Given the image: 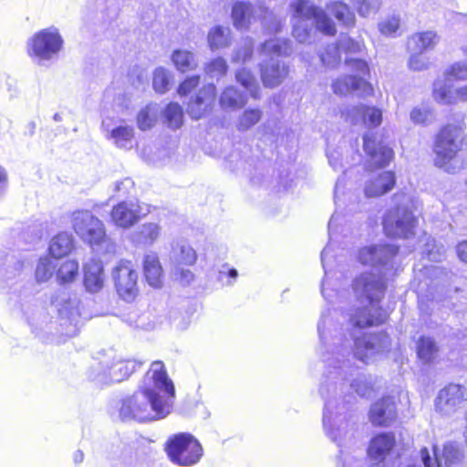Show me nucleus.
I'll return each instance as SVG.
<instances>
[{
    "label": "nucleus",
    "instance_id": "1",
    "mask_svg": "<svg viewBox=\"0 0 467 467\" xmlns=\"http://www.w3.org/2000/svg\"><path fill=\"white\" fill-rule=\"evenodd\" d=\"M337 312L326 309L321 313L317 332L322 345L321 355L327 371L320 383L319 392L324 400L323 426L329 439L340 448L339 459L343 460L344 450L356 443L357 420L348 411V400L339 402L338 387L342 393L346 376L351 369L350 357L369 363L372 358L390 348V338L386 333L364 334L360 337L352 334L354 348L334 322Z\"/></svg>",
    "mask_w": 467,
    "mask_h": 467
},
{
    "label": "nucleus",
    "instance_id": "2",
    "mask_svg": "<svg viewBox=\"0 0 467 467\" xmlns=\"http://www.w3.org/2000/svg\"><path fill=\"white\" fill-rule=\"evenodd\" d=\"M398 247L393 244H377L358 250V260L364 265L372 267L356 277L352 288L361 306L349 314V324L354 328H366L383 323L387 312L379 306L384 296L387 282L397 270L396 256Z\"/></svg>",
    "mask_w": 467,
    "mask_h": 467
},
{
    "label": "nucleus",
    "instance_id": "3",
    "mask_svg": "<svg viewBox=\"0 0 467 467\" xmlns=\"http://www.w3.org/2000/svg\"><path fill=\"white\" fill-rule=\"evenodd\" d=\"M174 399L175 388L163 362L153 361L139 389L122 400L119 418L140 422L163 419L171 413Z\"/></svg>",
    "mask_w": 467,
    "mask_h": 467
},
{
    "label": "nucleus",
    "instance_id": "4",
    "mask_svg": "<svg viewBox=\"0 0 467 467\" xmlns=\"http://www.w3.org/2000/svg\"><path fill=\"white\" fill-rule=\"evenodd\" d=\"M293 36L299 43L310 42L315 27L327 36H334L337 28L334 21L327 13L309 0H293Z\"/></svg>",
    "mask_w": 467,
    "mask_h": 467
},
{
    "label": "nucleus",
    "instance_id": "5",
    "mask_svg": "<svg viewBox=\"0 0 467 467\" xmlns=\"http://www.w3.org/2000/svg\"><path fill=\"white\" fill-rule=\"evenodd\" d=\"M465 124L462 118L456 123H449L437 134L434 143L437 167L449 173H457L464 166L465 158L460 151L464 140Z\"/></svg>",
    "mask_w": 467,
    "mask_h": 467
},
{
    "label": "nucleus",
    "instance_id": "6",
    "mask_svg": "<svg viewBox=\"0 0 467 467\" xmlns=\"http://www.w3.org/2000/svg\"><path fill=\"white\" fill-rule=\"evenodd\" d=\"M395 206L385 215L383 229L389 237L410 239L416 234L418 224L413 211L416 201L407 193H397L393 196Z\"/></svg>",
    "mask_w": 467,
    "mask_h": 467
},
{
    "label": "nucleus",
    "instance_id": "7",
    "mask_svg": "<svg viewBox=\"0 0 467 467\" xmlns=\"http://www.w3.org/2000/svg\"><path fill=\"white\" fill-rule=\"evenodd\" d=\"M292 52L287 39H270L262 45L261 55L265 57L260 64L261 78L266 88L279 86L288 75V67L279 57Z\"/></svg>",
    "mask_w": 467,
    "mask_h": 467
},
{
    "label": "nucleus",
    "instance_id": "8",
    "mask_svg": "<svg viewBox=\"0 0 467 467\" xmlns=\"http://www.w3.org/2000/svg\"><path fill=\"white\" fill-rule=\"evenodd\" d=\"M75 233L93 249L114 253L116 244L106 235L103 223L89 211H76L71 216Z\"/></svg>",
    "mask_w": 467,
    "mask_h": 467
},
{
    "label": "nucleus",
    "instance_id": "9",
    "mask_svg": "<svg viewBox=\"0 0 467 467\" xmlns=\"http://www.w3.org/2000/svg\"><path fill=\"white\" fill-rule=\"evenodd\" d=\"M165 452L172 463L182 467L197 464L203 455L199 441L186 432L170 437L165 443Z\"/></svg>",
    "mask_w": 467,
    "mask_h": 467
},
{
    "label": "nucleus",
    "instance_id": "10",
    "mask_svg": "<svg viewBox=\"0 0 467 467\" xmlns=\"http://www.w3.org/2000/svg\"><path fill=\"white\" fill-rule=\"evenodd\" d=\"M52 304L57 310L63 333L67 337H75L82 325L80 301L78 295L66 288L60 289L53 297Z\"/></svg>",
    "mask_w": 467,
    "mask_h": 467
},
{
    "label": "nucleus",
    "instance_id": "11",
    "mask_svg": "<svg viewBox=\"0 0 467 467\" xmlns=\"http://www.w3.org/2000/svg\"><path fill=\"white\" fill-rule=\"evenodd\" d=\"M231 16L234 26L238 30L248 29L261 16L262 25L271 33L278 32L282 26V22L277 20L272 12L262 6H254L245 1H236L233 5Z\"/></svg>",
    "mask_w": 467,
    "mask_h": 467
},
{
    "label": "nucleus",
    "instance_id": "12",
    "mask_svg": "<svg viewBox=\"0 0 467 467\" xmlns=\"http://www.w3.org/2000/svg\"><path fill=\"white\" fill-rule=\"evenodd\" d=\"M63 38L56 27H48L35 34L29 42L28 52L39 63L56 59L62 49Z\"/></svg>",
    "mask_w": 467,
    "mask_h": 467
},
{
    "label": "nucleus",
    "instance_id": "13",
    "mask_svg": "<svg viewBox=\"0 0 467 467\" xmlns=\"http://www.w3.org/2000/svg\"><path fill=\"white\" fill-rule=\"evenodd\" d=\"M119 296L125 301L133 300L138 294V274L130 261H120L112 272Z\"/></svg>",
    "mask_w": 467,
    "mask_h": 467
},
{
    "label": "nucleus",
    "instance_id": "14",
    "mask_svg": "<svg viewBox=\"0 0 467 467\" xmlns=\"http://www.w3.org/2000/svg\"><path fill=\"white\" fill-rule=\"evenodd\" d=\"M467 400V389L460 384H449L441 389L435 399V409L445 416L455 413Z\"/></svg>",
    "mask_w": 467,
    "mask_h": 467
},
{
    "label": "nucleus",
    "instance_id": "15",
    "mask_svg": "<svg viewBox=\"0 0 467 467\" xmlns=\"http://www.w3.org/2000/svg\"><path fill=\"white\" fill-rule=\"evenodd\" d=\"M342 115L347 121L354 125L364 124L368 128H376L382 122V111L379 109L362 104L346 108Z\"/></svg>",
    "mask_w": 467,
    "mask_h": 467
},
{
    "label": "nucleus",
    "instance_id": "16",
    "mask_svg": "<svg viewBox=\"0 0 467 467\" xmlns=\"http://www.w3.org/2000/svg\"><path fill=\"white\" fill-rule=\"evenodd\" d=\"M432 96L441 105L467 102V84L454 88L445 79H437L433 83Z\"/></svg>",
    "mask_w": 467,
    "mask_h": 467
},
{
    "label": "nucleus",
    "instance_id": "17",
    "mask_svg": "<svg viewBox=\"0 0 467 467\" xmlns=\"http://www.w3.org/2000/svg\"><path fill=\"white\" fill-rule=\"evenodd\" d=\"M216 88L213 84L203 86L187 104V112L192 119H200L208 113L215 99Z\"/></svg>",
    "mask_w": 467,
    "mask_h": 467
},
{
    "label": "nucleus",
    "instance_id": "18",
    "mask_svg": "<svg viewBox=\"0 0 467 467\" xmlns=\"http://www.w3.org/2000/svg\"><path fill=\"white\" fill-rule=\"evenodd\" d=\"M368 419L374 426L388 427L397 419L396 403L391 397H385L370 407Z\"/></svg>",
    "mask_w": 467,
    "mask_h": 467
},
{
    "label": "nucleus",
    "instance_id": "19",
    "mask_svg": "<svg viewBox=\"0 0 467 467\" xmlns=\"http://www.w3.org/2000/svg\"><path fill=\"white\" fill-rule=\"evenodd\" d=\"M333 91L341 96L351 92L366 97L373 93V88L370 83L362 78L347 75L337 78L332 84Z\"/></svg>",
    "mask_w": 467,
    "mask_h": 467
},
{
    "label": "nucleus",
    "instance_id": "20",
    "mask_svg": "<svg viewBox=\"0 0 467 467\" xmlns=\"http://www.w3.org/2000/svg\"><path fill=\"white\" fill-rule=\"evenodd\" d=\"M363 143L364 150L368 155L372 165L384 167L392 161L394 157L392 149L382 141L376 142L368 133L364 135Z\"/></svg>",
    "mask_w": 467,
    "mask_h": 467
},
{
    "label": "nucleus",
    "instance_id": "21",
    "mask_svg": "<svg viewBox=\"0 0 467 467\" xmlns=\"http://www.w3.org/2000/svg\"><path fill=\"white\" fill-rule=\"evenodd\" d=\"M433 454L436 456V462H440L441 465L443 464L444 467L463 466L465 452L458 441H446L441 451H438L437 445H433Z\"/></svg>",
    "mask_w": 467,
    "mask_h": 467
},
{
    "label": "nucleus",
    "instance_id": "22",
    "mask_svg": "<svg viewBox=\"0 0 467 467\" xmlns=\"http://www.w3.org/2000/svg\"><path fill=\"white\" fill-rule=\"evenodd\" d=\"M140 213L141 208L137 202H121L113 207L111 219L117 226L129 228L140 220Z\"/></svg>",
    "mask_w": 467,
    "mask_h": 467
},
{
    "label": "nucleus",
    "instance_id": "23",
    "mask_svg": "<svg viewBox=\"0 0 467 467\" xmlns=\"http://www.w3.org/2000/svg\"><path fill=\"white\" fill-rule=\"evenodd\" d=\"M395 182L393 171L375 172L366 181L364 192L367 197H379L392 190Z\"/></svg>",
    "mask_w": 467,
    "mask_h": 467
},
{
    "label": "nucleus",
    "instance_id": "24",
    "mask_svg": "<svg viewBox=\"0 0 467 467\" xmlns=\"http://www.w3.org/2000/svg\"><path fill=\"white\" fill-rule=\"evenodd\" d=\"M396 444L393 433L382 432L371 439L368 455L370 460H386Z\"/></svg>",
    "mask_w": 467,
    "mask_h": 467
},
{
    "label": "nucleus",
    "instance_id": "25",
    "mask_svg": "<svg viewBox=\"0 0 467 467\" xmlns=\"http://www.w3.org/2000/svg\"><path fill=\"white\" fill-rule=\"evenodd\" d=\"M105 275L99 260L91 259L84 265V285L90 293H98L104 285Z\"/></svg>",
    "mask_w": 467,
    "mask_h": 467
},
{
    "label": "nucleus",
    "instance_id": "26",
    "mask_svg": "<svg viewBox=\"0 0 467 467\" xmlns=\"http://www.w3.org/2000/svg\"><path fill=\"white\" fill-rule=\"evenodd\" d=\"M23 263L14 254L0 251V284H8L21 273Z\"/></svg>",
    "mask_w": 467,
    "mask_h": 467
},
{
    "label": "nucleus",
    "instance_id": "27",
    "mask_svg": "<svg viewBox=\"0 0 467 467\" xmlns=\"http://www.w3.org/2000/svg\"><path fill=\"white\" fill-rule=\"evenodd\" d=\"M109 366V356H104L102 359L95 360L88 370V379L100 387L112 384Z\"/></svg>",
    "mask_w": 467,
    "mask_h": 467
},
{
    "label": "nucleus",
    "instance_id": "28",
    "mask_svg": "<svg viewBox=\"0 0 467 467\" xmlns=\"http://www.w3.org/2000/svg\"><path fill=\"white\" fill-rule=\"evenodd\" d=\"M341 220L340 215L335 213L332 214L329 222H328V234H329V244L323 249L321 252V263L325 271V277L321 285V293L326 300H330L332 295L327 292V288L326 287L327 285L328 272L327 269V257L331 252V242L335 238L337 231V227L339 224V221Z\"/></svg>",
    "mask_w": 467,
    "mask_h": 467
},
{
    "label": "nucleus",
    "instance_id": "29",
    "mask_svg": "<svg viewBox=\"0 0 467 467\" xmlns=\"http://www.w3.org/2000/svg\"><path fill=\"white\" fill-rule=\"evenodd\" d=\"M440 41L435 31H425L409 37L407 47L409 51L425 52L433 49Z\"/></svg>",
    "mask_w": 467,
    "mask_h": 467
},
{
    "label": "nucleus",
    "instance_id": "30",
    "mask_svg": "<svg viewBox=\"0 0 467 467\" xmlns=\"http://www.w3.org/2000/svg\"><path fill=\"white\" fill-rule=\"evenodd\" d=\"M140 365L141 363L134 359L123 360L110 357L109 370L111 375L112 384L127 379Z\"/></svg>",
    "mask_w": 467,
    "mask_h": 467
},
{
    "label": "nucleus",
    "instance_id": "31",
    "mask_svg": "<svg viewBox=\"0 0 467 467\" xmlns=\"http://www.w3.org/2000/svg\"><path fill=\"white\" fill-rule=\"evenodd\" d=\"M161 235V227L155 223L140 225L130 234V240L137 245H151Z\"/></svg>",
    "mask_w": 467,
    "mask_h": 467
},
{
    "label": "nucleus",
    "instance_id": "32",
    "mask_svg": "<svg viewBox=\"0 0 467 467\" xmlns=\"http://www.w3.org/2000/svg\"><path fill=\"white\" fill-rule=\"evenodd\" d=\"M143 269L149 285L152 287H161L163 271L157 254L150 253L145 255Z\"/></svg>",
    "mask_w": 467,
    "mask_h": 467
},
{
    "label": "nucleus",
    "instance_id": "33",
    "mask_svg": "<svg viewBox=\"0 0 467 467\" xmlns=\"http://www.w3.org/2000/svg\"><path fill=\"white\" fill-rule=\"evenodd\" d=\"M247 102L246 95L234 86L225 88L220 95L219 104L223 110H234Z\"/></svg>",
    "mask_w": 467,
    "mask_h": 467
},
{
    "label": "nucleus",
    "instance_id": "34",
    "mask_svg": "<svg viewBox=\"0 0 467 467\" xmlns=\"http://www.w3.org/2000/svg\"><path fill=\"white\" fill-rule=\"evenodd\" d=\"M171 260L173 265H193L197 254L188 243L182 241L172 247Z\"/></svg>",
    "mask_w": 467,
    "mask_h": 467
},
{
    "label": "nucleus",
    "instance_id": "35",
    "mask_svg": "<svg viewBox=\"0 0 467 467\" xmlns=\"http://www.w3.org/2000/svg\"><path fill=\"white\" fill-rule=\"evenodd\" d=\"M326 7L343 26L347 27H353L355 26L356 16L346 3L332 1L328 3Z\"/></svg>",
    "mask_w": 467,
    "mask_h": 467
},
{
    "label": "nucleus",
    "instance_id": "36",
    "mask_svg": "<svg viewBox=\"0 0 467 467\" xmlns=\"http://www.w3.org/2000/svg\"><path fill=\"white\" fill-rule=\"evenodd\" d=\"M208 45L211 50L224 48L232 42L231 29L228 26H213L207 36Z\"/></svg>",
    "mask_w": 467,
    "mask_h": 467
},
{
    "label": "nucleus",
    "instance_id": "37",
    "mask_svg": "<svg viewBox=\"0 0 467 467\" xmlns=\"http://www.w3.org/2000/svg\"><path fill=\"white\" fill-rule=\"evenodd\" d=\"M171 59L176 69L182 73L194 70L198 66L195 55L185 49L174 50L171 56Z\"/></svg>",
    "mask_w": 467,
    "mask_h": 467
},
{
    "label": "nucleus",
    "instance_id": "38",
    "mask_svg": "<svg viewBox=\"0 0 467 467\" xmlns=\"http://www.w3.org/2000/svg\"><path fill=\"white\" fill-rule=\"evenodd\" d=\"M120 149L130 150L133 146L134 130L130 126H119L107 136Z\"/></svg>",
    "mask_w": 467,
    "mask_h": 467
},
{
    "label": "nucleus",
    "instance_id": "39",
    "mask_svg": "<svg viewBox=\"0 0 467 467\" xmlns=\"http://www.w3.org/2000/svg\"><path fill=\"white\" fill-rule=\"evenodd\" d=\"M72 247V236L67 233H60L50 241L49 253L53 257L60 258L69 254Z\"/></svg>",
    "mask_w": 467,
    "mask_h": 467
},
{
    "label": "nucleus",
    "instance_id": "40",
    "mask_svg": "<svg viewBox=\"0 0 467 467\" xmlns=\"http://www.w3.org/2000/svg\"><path fill=\"white\" fill-rule=\"evenodd\" d=\"M164 123L172 130L181 128L183 124V110L176 102L169 103L161 112Z\"/></svg>",
    "mask_w": 467,
    "mask_h": 467
},
{
    "label": "nucleus",
    "instance_id": "41",
    "mask_svg": "<svg viewBox=\"0 0 467 467\" xmlns=\"http://www.w3.org/2000/svg\"><path fill=\"white\" fill-rule=\"evenodd\" d=\"M159 112V107L155 103L149 104L141 109L137 117L139 129L141 130L151 129L157 121Z\"/></svg>",
    "mask_w": 467,
    "mask_h": 467
},
{
    "label": "nucleus",
    "instance_id": "42",
    "mask_svg": "<svg viewBox=\"0 0 467 467\" xmlns=\"http://www.w3.org/2000/svg\"><path fill=\"white\" fill-rule=\"evenodd\" d=\"M418 356L425 363L433 361L438 355V347L434 340L428 337H421L418 341Z\"/></svg>",
    "mask_w": 467,
    "mask_h": 467
},
{
    "label": "nucleus",
    "instance_id": "43",
    "mask_svg": "<svg viewBox=\"0 0 467 467\" xmlns=\"http://www.w3.org/2000/svg\"><path fill=\"white\" fill-rule=\"evenodd\" d=\"M350 388L358 396L370 398L375 392L374 379L371 376L358 375V378L350 383Z\"/></svg>",
    "mask_w": 467,
    "mask_h": 467
},
{
    "label": "nucleus",
    "instance_id": "44",
    "mask_svg": "<svg viewBox=\"0 0 467 467\" xmlns=\"http://www.w3.org/2000/svg\"><path fill=\"white\" fill-rule=\"evenodd\" d=\"M172 74L170 70L159 67L153 72L152 86L156 92L164 94L170 88Z\"/></svg>",
    "mask_w": 467,
    "mask_h": 467
},
{
    "label": "nucleus",
    "instance_id": "45",
    "mask_svg": "<svg viewBox=\"0 0 467 467\" xmlns=\"http://www.w3.org/2000/svg\"><path fill=\"white\" fill-rule=\"evenodd\" d=\"M263 112L259 109H247L238 118L236 128L246 131L257 124L262 119Z\"/></svg>",
    "mask_w": 467,
    "mask_h": 467
},
{
    "label": "nucleus",
    "instance_id": "46",
    "mask_svg": "<svg viewBox=\"0 0 467 467\" xmlns=\"http://www.w3.org/2000/svg\"><path fill=\"white\" fill-rule=\"evenodd\" d=\"M78 275V263L75 260L63 262L57 271V279L60 284L73 282Z\"/></svg>",
    "mask_w": 467,
    "mask_h": 467
},
{
    "label": "nucleus",
    "instance_id": "47",
    "mask_svg": "<svg viewBox=\"0 0 467 467\" xmlns=\"http://www.w3.org/2000/svg\"><path fill=\"white\" fill-rule=\"evenodd\" d=\"M235 78L237 82L245 88L253 98L256 99L258 97L259 87L250 70L242 68L236 72Z\"/></svg>",
    "mask_w": 467,
    "mask_h": 467
},
{
    "label": "nucleus",
    "instance_id": "48",
    "mask_svg": "<svg viewBox=\"0 0 467 467\" xmlns=\"http://www.w3.org/2000/svg\"><path fill=\"white\" fill-rule=\"evenodd\" d=\"M350 3L362 17L375 15L381 6L380 0H350Z\"/></svg>",
    "mask_w": 467,
    "mask_h": 467
},
{
    "label": "nucleus",
    "instance_id": "49",
    "mask_svg": "<svg viewBox=\"0 0 467 467\" xmlns=\"http://www.w3.org/2000/svg\"><path fill=\"white\" fill-rule=\"evenodd\" d=\"M463 55L467 57V45L462 47ZM445 76L456 80L467 79V60L453 63L445 71Z\"/></svg>",
    "mask_w": 467,
    "mask_h": 467
},
{
    "label": "nucleus",
    "instance_id": "50",
    "mask_svg": "<svg viewBox=\"0 0 467 467\" xmlns=\"http://www.w3.org/2000/svg\"><path fill=\"white\" fill-rule=\"evenodd\" d=\"M340 49L337 44L328 45L320 54V60L324 66L334 68L340 62Z\"/></svg>",
    "mask_w": 467,
    "mask_h": 467
},
{
    "label": "nucleus",
    "instance_id": "51",
    "mask_svg": "<svg viewBox=\"0 0 467 467\" xmlns=\"http://www.w3.org/2000/svg\"><path fill=\"white\" fill-rule=\"evenodd\" d=\"M345 65L350 71L355 73L353 76H356L357 78H362L365 79V77L369 75L368 65L364 59L347 57L345 59Z\"/></svg>",
    "mask_w": 467,
    "mask_h": 467
},
{
    "label": "nucleus",
    "instance_id": "52",
    "mask_svg": "<svg viewBox=\"0 0 467 467\" xmlns=\"http://www.w3.org/2000/svg\"><path fill=\"white\" fill-rule=\"evenodd\" d=\"M228 69L227 63L223 57H216L207 63L204 67V72L210 78H220L226 74Z\"/></svg>",
    "mask_w": 467,
    "mask_h": 467
},
{
    "label": "nucleus",
    "instance_id": "53",
    "mask_svg": "<svg viewBox=\"0 0 467 467\" xmlns=\"http://www.w3.org/2000/svg\"><path fill=\"white\" fill-rule=\"evenodd\" d=\"M340 51L345 52L348 56L360 53L364 47L362 41H357L348 36H341L338 43Z\"/></svg>",
    "mask_w": 467,
    "mask_h": 467
},
{
    "label": "nucleus",
    "instance_id": "54",
    "mask_svg": "<svg viewBox=\"0 0 467 467\" xmlns=\"http://www.w3.org/2000/svg\"><path fill=\"white\" fill-rule=\"evenodd\" d=\"M55 265L48 258H41L36 268V281L46 282L47 281L54 273Z\"/></svg>",
    "mask_w": 467,
    "mask_h": 467
},
{
    "label": "nucleus",
    "instance_id": "55",
    "mask_svg": "<svg viewBox=\"0 0 467 467\" xmlns=\"http://www.w3.org/2000/svg\"><path fill=\"white\" fill-rule=\"evenodd\" d=\"M400 18L399 16H391L379 23V30L382 35L394 36L400 28Z\"/></svg>",
    "mask_w": 467,
    "mask_h": 467
},
{
    "label": "nucleus",
    "instance_id": "56",
    "mask_svg": "<svg viewBox=\"0 0 467 467\" xmlns=\"http://www.w3.org/2000/svg\"><path fill=\"white\" fill-rule=\"evenodd\" d=\"M254 43L252 39L245 38L238 49L235 50L233 60L234 62H246L252 57Z\"/></svg>",
    "mask_w": 467,
    "mask_h": 467
},
{
    "label": "nucleus",
    "instance_id": "57",
    "mask_svg": "<svg viewBox=\"0 0 467 467\" xmlns=\"http://www.w3.org/2000/svg\"><path fill=\"white\" fill-rule=\"evenodd\" d=\"M409 67L414 71H420L428 68L429 59L423 55V52L410 51Z\"/></svg>",
    "mask_w": 467,
    "mask_h": 467
},
{
    "label": "nucleus",
    "instance_id": "58",
    "mask_svg": "<svg viewBox=\"0 0 467 467\" xmlns=\"http://www.w3.org/2000/svg\"><path fill=\"white\" fill-rule=\"evenodd\" d=\"M200 76L194 75L187 78L182 82L178 88V94L180 96H186L192 92L200 84Z\"/></svg>",
    "mask_w": 467,
    "mask_h": 467
},
{
    "label": "nucleus",
    "instance_id": "59",
    "mask_svg": "<svg viewBox=\"0 0 467 467\" xmlns=\"http://www.w3.org/2000/svg\"><path fill=\"white\" fill-rule=\"evenodd\" d=\"M172 276L182 285H189L193 280L194 275L189 269H184L181 265H174Z\"/></svg>",
    "mask_w": 467,
    "mask_h": 467
},
{
    "label": "nucleus",
    "instance_id": "60",
    "mask_svg": "<svg viewBox=\"0 0 467 467\" xmlns=\"http://www.w3.org/2000/svg\"><path fill=\"white\" fill-rule=\"evenodd\" d=\"M420 458L424 467H441L440 462H436L433 449L430 451L427 447L421 448L420 451Z\"/></svg>",
    "mask_w": 467,
    "mask_h": 467
},
{
    "label": "nucleus",
    "instance_id": "61",
    "mask_svg": "<svg viewBox=\"0 0 467 467\" xmlns=\"http://www.w3.org/2000/svg\"><path fill=\"white\" fill-rule=\"evenodd\" d=\"M134 182L131 179L126 178L120 182L115 183L114 191L117 192H121L119 196H125L130 193V191L133 189Z\"/></svg>",
    "mask_w": 467,
    "mask_h": 467
},
{
    "label": "nucleus",
    "instance_id": "62",
    "mask_svg": "<svg viewBox=\"0 0 467 467\" xmlns=\"http://www.w3.org/2000/svg\"><path fill=\"white\" fill-rule=\"evenodd\" d=\"M430 112L420 108H414L410 112V119L416 124H424L429 119Z\"/></svg>",
    "mask_w": 467,
    "mask_h": 467
},
{
    "label": "nucleus",
    "instance_id": "63",
    "mask_svg": "<svg viewBox=\"0 0 467 467\" xmlns=\"http://www.w3.org/2000/svg\"><path fill=\"white\" fill-rule=\"evenodd\" d=\"M238 275L237 270L234 268L228 269L226 265H223L222 269L218 274V280L223 282V279L227 277L229 280L225 282L226 285H231L232 280H234Z\"/></svg>",
    "mask_w": 467,
    "mask_h": 467
},
{
    "label": "nucleus",
    "instance_id": "64",
    "mask_svg": "<svg viewBox=\"0 0 467 467\" xmlns=\"http://www.w3.org/2000/svg\"><path fill=\"white\" fill-rule=\"evenodd\" d=\"M327 159H328V162H329L330 166L335 171H339L343 168V165L341 162V154L338 151H337V150L328 151Z\"/></svg>",
    "mask_w": 467,
    "mask_h": 467
}]
</instances>
